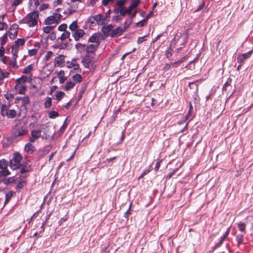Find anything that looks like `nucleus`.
I'll return each instance as SVG.
<instances>
[{"label":"nucleus","mask_w":253,"mask_h":253,"mask_svg":"<svg viewBox=\"0 0 253 253\" xmlns=\"http://www.w3.org/2000/svg\"><path fill=\"white\" fill-rule=\"evenodd\" d=\"M25 185V182L23 181L19 182L17 184V187L19 189H20V188H23Z\"/></svg>","instance_id":"nucleus-55"},{"label":"nucleus","mask_w":253,"mask_h":253,"mask_svg":"<svg viewBox=\"0 0 253 253\" xmlns=\"http://www.w3.org/2000/svg\"><path fill=\"white\" fill-rule=\"evenodd\" d=\"M182 36V34L181 33H177L173 39L171 40V43H170V46L175 45L177 42L180 40Z\"/></svg>","instance_id":"nucleus-18"},{"label":"nucleus","mask_w":253,"mask_h":253,"mask_svg":"<svg viewBox=\"0 0 253 253\" xmlns=\"http://www.w3.org/2000/svg\"><path fill=\"white\" fill-rule=\"evenodd\" d=\"M25 43V40L23 39H18L17 41L15 42V44L14 46V49H15L16 47L19 48V46H22L24 45Z\"/></svg>","instance_id":"nucleus-22"},{"label":"nucleus","mask_w":253,"mask_h":253,"mask_svg":"<svg viewBox=\"0 0 253 253\" xmlns=\"http://www.w3.org/2000/svg\"><path fill=\"white\" fill-rule=\"evenodd\" d=\"M205 5V2H202V3H201L199 6L195 10V12H198L200 10H201L204 6Z\"/></svg>","instance_id":"nucleus-53"},{"label":"nucleus","mask_w":253,"mask_h":253,"mask_svg":"<svg viewBox=\"0 0 253 253\" xmlns=\"http://www.w3.org/2000/svg\"><path fill=\"white\" fill-rule=\"evenodd\" d=\"M55 26H47L43 28L42 30L44 33L48 34L53 30Z\"/></svg>","instance_id":"nucleus-32"},{"label":"nucleus","mask_w":253,"mask_h":253,"mask_svg":"<svg viewBox=\"0 0 253 253\" xmlns=\"http://www.w3.org/2000/svg\"><path fill=\"white\" fill-rule=\"evenodd\" d=\"M18 26L16 24H13L9 30V36L11 39H15L17 35V29Z\"/></svg>","instance_id":"nucleus-8"},{"label":"nucleus","mask_w":253,"mask_h":253,"mask_svg":"<svg viewBox=\"0 0 253 253\" xmlns=\"http://www.w3.org/2000/svg\"><path fill=\"white\" fill-rule=\"evenodd\" d=\"M22 157L18 153L13 154L12 159L10 161V167L12 169H16L21 165Z\"/></svg>","instance_id":"nucleus-3"},{"label":"nucleus","mask_w":253,"mask_h":253,"mask_svg":"<svg viewBox=\"0 0 253 253\" xmlns=\"http://www.w3.org/2000/svg\"><path fill=\"white\" fill-rule=\"evenodd\" d=\"M92 19L93 20L96 21L99 24L103 25L106 24L108 23V20L107 19H103L102 15L98 14L92 17L90 20Z\"/></svg>","instance_id":"nucleus-10"},{"label":"nucleus","mask_w":253,"mask_h":253,"mask_svg":"<svg viewBox=\"0 0 253 253\" xmlns=\"http://www.w3.org/2000/svg\"><path fill=\"white\" fill-rule=\"evenodd\" d=\"M238 227L239 230L241 232H244V233L246 232V224L245 223H242V222H239V223H238Z\"/></svg>","instance_id":"nucleus-30"},{"label":"nucleus","mask_w":253,"mask_h":253,"mask_svg":"<svg viewBox=\"0 0 253 253\" xmlns=\"http://www.w3.org/2000/svg\"><path fill=\"white\" fill-rule=\"evenodd\" d=\"M94 57V55L87 54L84 55L82 60V62L85 68H89L92 65Z\"/></svg>","instance_id":"nucleus-6"},{"label":"nucleus","mask_w":253,"mask_h":253,"mask_svg":"<svg viewBox=\"0 0 253 253\" xmlns=\"http://www.w3.org/2000/svg\"><path fill=\"white\" fill-rule=\"evenodd\" d=\"M78 28V24L77 22L76 21H74L70 26H69V29L70 30L72 31H76Z\"/></svg>","instance_id":"nucleus-35"},{"label":"nucleus","mask_w":253,"mask_h":253,"mask_svg":"<svg viewBox=\"0 0 253 253\" xmlns=\"http://www.w3.org/2000/svg\"><path fill=\"white\" fill-rule=\"evenodd\" d=\"M16 58H13V60L12 61H11V63H10V65L12 67H15V68H17V67L16 66Z\"/></svg>","instance_id":"nucleus-56"},{"label":"nucleus","mask_w":253,"mask_h":253,"mask_svg":"<svg viewBox=\"0 0 253 253\" xmlns=\"http://www.w3.org/2000/svg\"><path fill=\"white\" fill-rule=\"evenodd\" d=\"M111 13V11L109 10L106 14L105 17L103 18V19H105L106 20L107 19L108 21H109V18L110 17V15Z\"/></svg>","instance_id":"nucleus-60"},{"label":"nucleus","mask_w":253,"mask_h":253,"mask_svg":"<svg viewBox=\"0 0 253 253\" xmlns=\"http://www.w3.org/2000/svg\"><path fill=\"white\" fill-rule=\"evenodd\" d=\"M147 20L146 19H144L140 21L137 23V26L138 27H142L144 26V25L146 23Z\"/></svg>","instance_id":"nucleus-51"},{"label":"nucleus","mask_w":253,"mask_h":253,"mask_svg":"<svg viewBox=\"0 0 253 253\" xmlns=\"http://www.w3.org/2000/svg\"><path fill=\"white\" fill-rule=\"evenodd\" d=\"M67 28V25L66 24H63L60 25L58 27V30L60 31H65Z\"/></svg>","instance_id":"nucleus-48"},{"label":"nucleus","mask_w":253,"mask_h":253,"mask_svg":"<svg viewBox=\"0 0 253 253\" xmlns=\"http://www.w3.org/2000/svg\"><path fill=\"white\" fill-rule=\"evenodd\" d=\"M150 170L151 169H145L142 173L139 176V179L143 177L144 176L148 174L150 171Z\"/></svg>","instance_id":"nucleus-52"},{"label":"nucleus","mask_w":253,"mask_h":253,"mask_svg":"<svg viewBox=\"0 0 253 253\" xmlns=\"http://www.w3.org/2000/svg\"><path fill=\"white\" fill-rule=\"evenodd\" d=\"M70 33L69 31H65L61 35L60 39L61 41H64L67 38H69L70 36Z\"/></svg>","instance_id":"nucleus-37"},{"label":"nucleus","mask_w":253,"mask_h":253,"mask_svg":"<svg viewBox=\"0 0 253 253\" xmlns=\"http://www.w3.org/2000/svg\"><path fill=\"white\" fill-rule=\"evenodd\" d=\"M126 2V0H118L117 1V7L114 10L115 15L113 16V20L118 21L126 14V8L124 6Z\"/></svg>","instance_id":"nucleus-1"},{"label":"nucleus","mask_w":253,"mask_h":253,"mask_svg":"<svg viewBox=\"0 0 253 253\" xmlns=\"http://www.w3.org/2000/svg\"><path fill=\"white\" fill-rule=\"evenodd\" d=\"M12 196H13V192H9L6 193L5 195V201L4 204H6V203H7Z\"/></svg>","instance_id":"nucleus-39"},{"label":"nucleus","mask_w":253,"mask_h":253,"mask_svg":"<svg viewBox=\"0 0 253 253\" xmlns=\"http://www.w3.org/2000/svg\"><path fill=\"white\" fill-rule=\"evenodd\" d=\"M65 95L64 92L62 91H58L56 93V98L58 101L60 100Z\"/></svg>","instance_id":"nucleus-40"},{"label":"nucleus","mask_w":253,"mask_h":253,"mask_svg":"<svg viewBox=\"0 0 253 253\" xmlns=\"http://www.w3.org/2000/svg\"><path fill=\"white\" fill-rule=\"evenodd\" d=\"M25 150L29 153H32L35 150V147L31 143H27L25 145Z\"/></svg>","instance_id":"nucleus-21"},{"label":"nucleus","mask_w":253,"mask_h":253,"mask_svg":"<svg viewBox=\"0 0 253 253\" xmlns=\"http://www.w3.org/2000/svg\"><path fill=\"white\" fill-rule=\"evenodd\" d=\"M113 28V26L111 25H108L106 27H103L102 29L103 33L106 35L111 30H112Z\"/></svg>","instance_id":"nucleus-28"},{"label":"nucleus","mask_w":253,"mask_h":253,"mask_svg":"<svg viewBox=\"0 0 253 253\" xmlns=\"http://www.w3.org/2000/svg\"><path fill=\"white\" fill-rule=\"evenodd\" d=\"M7 28V25L5 23L1 22V19H0V30L6 29Z\"/></svg>","instance_id":"nucleus-49"},{"label":"nucleus","mask_w":253,"mask_h":253,"mask_svg":"<svg viewBox=\"0 0 253 253\" xmlns=\"http://www.w3.org/2000/svg\"><path fill=\"white\" fill-rule=\"evenodd\" d=\"M84 35V32L82 29H78L74 32L73 34V36L75 39V40L78 41L79 39L83 37Z\"/></svg>","instance_id":"nucleus-13"},{"label":"nucleus","mask_w":253,"mask_h":253,"mask_svg":"<svg viewBox=\"0 0 253 253\" xmlns=\"http://www.w3.org/2000/svg\"><path fill=\"white\" fill-rule=\"evenodd\" d=\"M18 50V47H16L15 49H14V46H13V47L12 48V53L13 55V58H17Z\"/></svg>","instance_id":"nucleus-50"},{"label":"nucleus","mask_w":253,"mask_h":253,"mask_svg":"<svg viewBox=\"0 0 253 253\" xmlns=\"http://www.w3.org/2000/svg\"><path fill=\"white\" fill-rule=\"evenodd\" d=\"M75 85V83L74 82H68L66 83L65 85V89L67 90H69L72 88Z\"/></svg>","instance_id":"nucleus-25"},{"label":"nucleus","mask_w":253,"mask_h":253,"mask_svg":"<svg viewBox=\"0 0 253 253\" xmlns=\"http://www.w3.org/2000/svg\"><path fill=\"white\" fill-rule=\"evenodd\" d=\"M16 115V112L14 110H9L7 112L6 116L9 118H13Z\"/></svg>","instance_id":"nucleus-27"},{"label":"nucleus","mask_w":253,"mask_h":253,"mask_svg":"<svg viewBox=\"0 0 253 253\" xmlns=\"http://www.w3.org/2000/svg\"><path fill=\"white\" fill-rule=\"evenodd\" d=\"M53 54V53L52 51H48L44 56V60L46 61H48L51 58V57L52 56Z\"/></svg>","instance_id":"nucleus-44"},{"label":"nucleus","mask_w":253,"mask_h":253,"mask_svg":"<svg viewBox=\"0 0 253 253\" xmlns=\"http://www.w3.org/2000/svg\"><path fill=\"white\" fill-rule=\"evenodd\" d=\"M99 44H90L86 47V52L87 54L95 56V51L96 50Z\"/></svg>","instance_id":"nucleus-9"},{"label":"nucleus","mask_w":253,"mask_h":253,"mask_svg":"<svg viewBox=\"0 0 253 253\" xmlns=\"http://www.w3.org/2000/svg\"><path fill=\"white\" fill-rule=\"evenodd\" d=\"M236 240L237 242L238 246H239L240 245L243 243L244 235L241 234L237 235L236 236Z\"/></svg>","instance_id":"nucleus-24"},{"label":"nucleus","mask_w":253,"mask_h":253,"mask_svg":"<svg viewBox=\"0 0 253 253\" xmlns=\"http://www.w3.org/2000/svg\"><path fill=\"white\" fill-rule=\"evenodd\" d=\"M58 113L55 111H51L49 113V117L51 119L55 118L58 116Z\"/></svg>","instance_id":"nucleus-41"},{"label":"nucleus","mask_w":253,"mask_h":253,"mask_svg":"<svg viewBox=\"0 0 253 253\" xmlns=\"http://www.w3.org/2000/svg\"><path fill=\"white\" fill-rule=\"evenodd\" d=\"M7 39V34L5 33L1 38V45H4L6 42Z\"/></svg>","instance_id":"nucleus-46"},{"label":"nucleus","mask_w":253,"mask_h":253,"mask_svg":"<svg viewBox=\"0 0 253 253\" xmlns=\"http://www.w3.org/2000/svg\"><path fill=\"white\" fill-rule=\"evenodd\" d=\"M223 241L220 238L219 242L216 244V247H220L222 245V244H223Z\"/></svg>","instance_id":"nucleus-62"},{"label":"nucleus","mask_w":253,"mask_h":253,"mask_svg":"<svg viewBox=\"0 0 253 253\" xmlns=\"http://www.w3.org/2000/svg\"><path fill=\"white\" fill-rule=\"evenodd\" d=\"M171 46H169V47L167 49V50L166 51V55L167 58L170 59L172 57V49L171 48Z\"/></svg>","instance_id":"nucleus-34"},{"label":"nucleus","mask_w":253,"mask_h":253,"mask_svg":"<svg viewBox=\"0 0 253 253\" xmlns=\"http://www.w3.org/2000/svg\"><path fill=\"white\" fill-rule=\"evenodd\" d=\"M64 56L63 55H60L58 57L55 58V64L58 66H61L64 63Z\"/></svg>","instance_id":"nucleus-16"},{"label":"nucleus","mask_w":253,"mask_h":253,"mask_svg":"<svg viewBox=\"0 0 253 253\" xmlns=\"http://www.w3.org/2000/svg\"><path fill=\"white\" fill-rule=\"evenodd\" d=\"M33 69V66L32 65H30L25 68L24 69L23 72L25 74L30 73Z\"/></svg>","instance_id":"nucleus-45"},{"label":"nucleus","mask_w":253,"mask_h":253,"mask_svg":"<svg viewBox=\"0 0 253 253\" xmlns=\"http://www.w3.org/2000/svg\"><path fill=\"white\" fill-rule=\"evenodd\" d=\"M9 73H4L2 70L0 69V80H3L5 77H7Z\"/></svg>","instance_id":"nucleus-42"},{"label":"nucleus","mask_w":253,"mask_h":253,"mask_svg":"<svg viewBox=\"0 0 253 253\" xmlns=\"http://www.w3.org/2000/svg\"><path fill=\"white\" fill-rule=\"evenodd\" d=\"M51 98L50 97H47L45 102L44 103V106L45 108H50L51 106Z\"/></svg>","instance_id":"nucleus-36"},{"label":"nucleus","mask_w":253,"mask_h":253,"mask_svg":"<svg viewBox=\"0 0 253 253\" xmlns=\"http://www.w3.org/2000/svg\"><path fill=\"white\" fill-rule=\"evenodd\" d=\"M253 53V50H251L246 53L239 55L237 59V62L240 64L243 63L244 60L250 58Z\"/></svg>","instance_id":"nucleus-7"},{"label":"nucleus","mask_w":253,"mask_h":253,"mask_svg":"<svg viewBox=\"0 0 253 253\" xmlns=\"http://www.w3.org/2000/svg\"><path fill=\"white\" fill-rule=\"evenodd\" d=\"M3 45H1V46L0 48V56H3V54L5 51L4 48L3 47Z\"/></svg>","instance_id":"nucleus-58"},{"label":"nucleus","mask_w":253,"mask_h":253,"mask_svg":"<svg viewBox=\"0 0 253 253\" xmlns=\"http://www.w3.org/2000/svg\"><path fill=\"white\" fill-rule=\"evenodd\" d=\"M26 77L22 76V77L16 80V84H19V85H21V84H25V82L26 81Z\"/></svg>","instance_id":"nucleus-29"},{"label":"nucleus","mask_w":253,"mask_h":253,"mask_svg":"<svg viewBox=\"0 0 253 253\" xmlns=\"http://www.w3.org/2000/svg\"><path fill=\"white\" fill-rule=\"evenodd\" d=\"M123 33V29L121 27H118L114 30L111 33L112 37L118 36L122 34Z\"/></svg>","instance_id":"nucleus-19"},{"label":"nucleus","mask_w":253,"mask_h":253,"mask_svg":"<svg viewBox=\"0 0 253 253\" xmlns=\"http://www.w3.org/2000/svg\"><path fill=\"white\" fill-rule=\"evenodd\" d=\"M231 82V79L229 78L227 79V81L224 84V85H223V86L222 87L223 91H226V90L227 87L228 86H230V85Z\"/></svg>","instance_id":"nucleus-43"},{"label":"nucleus","mask_w":253,"mask_h":253,"mask_svg":"<svg viewBox=\"0 0 253 253\" xmlns=\"http://www.w3.org/2000/svg\"><path fill=\"white\" fill-rule=\"evenodd\" d=\"M22 2V0H14L12 5L14 6H16L19 5L20 3Z\"/></svg>","instance_id":"nucleus-54"},{"label":"nucleus","mask_w":253,"mask_h":253,"mask_svg":"<svg viewBox=\"0 0 253 253\" xmlns=\"http://www.w3.org/2000/svg\"><path fill=\"white\" fill-rule=\"evenodd\" d=\"M41 130H33L31 132V136L29 138L31 142H34L35 140L41 136Z\"/></svg>","instance_id":"nucleus-11"},{"label":"nucleus","mask_w":253,"mask_h":253,"mask_svg":"<svg viewBox=\"0 0 253 253\" xmlns=\"http://www.w3.org/2000/svg\"><path fill=\"white\" fill-rule=\"evenodd\" d=\"M82 77L81 75L76 74L73 77V81L76 83H80L82 81Z\"/></svg>","instance_id":"nucleus-31"},{"label":"nucleus","mask_w":253,"mask_h":253,"mask_svg":"<svg viewBox=\"0 0 253 253\" xmlns=\"http://www.w3.org/2000/svg\"><path fill=\"white\" fill-rule=\"evenodd\" d=\"M2 180L1 181H3L4 183L5 184H9L10 183H12L14 182L15 179L14 177H9L7 179H4V177H2ZM1 182V181H0Z\"/></svg>","instance_id":"nucleus-33"},{"label":"nucleus","mask_w":253,"mask_h":253,"mask_svg":"<svg viewBox=\"0 0 253 253\" xmlns=\"http://www.w3.org/2000/svg\"><path fill=\"white\" fill-rule=\"evenodd\" d=\"M57 76L59 79V82L61 84L63 83L66 80V78L64 77V72L63 71L58 72Z\"/></svg>","instance_id":"nucleus-23"},{"label":"nucleus","mask_w":253,"mask_h":253,"mask_svg":"<svg viewBox=\"0 0 253 253\" xmlns=\"http://www.w3.org/2000/svg\"><path fill=\"white\" fill-rule=\"evenodd\" d=\"M140 3V0H132L130 5L127 7V15H131V18L134 17L137 13V11L135 10L132 12V10L136 7Z\"/></svg>","instance_id":"nucleus-5"},{"label":"nucleus","mask_w":253,"mask_h":253,"mask_svg":"<svg viewBox=\"0 0 253 253\" xmlns=\"http://www.w3.org/2000/svg\"><path fill=\"white\" fill-rule=\"evenodd\" d=\"M147 35L144 36L143 37H139L137 39V42L138 44H140L143 42V41L146 40V38L147 37Z\"/></svg>","instance_id":"nucleus-47"},{"label":"nucleus","mask_w":253,"mask_h":253,"mask_svg":"<svg viewBox=\"0 0 253 253\" xmlns=\"http://www.w3.org/2000/svg\"><path fill=\"white\" fill-rule=\"evenodd\" d=\"M8 111V109L7 106L6 105H2L1 107V114L3 116H6Z\"/></svg>","instance_id":"nucleus-26"},{"label":"nucleus","mask_w":253,"mask_h":253,"mask_svg":"<svg viewBox=\"0 0 253 253\" xmlns=\"http://www.w3.org/2000/svg\"><path fill=\"white\" fill-rule=\"evenodd\" d=\"M21 101L22 105L26 107L27 105L30 103L29 98L28 96L23 97H17L15 99V103H18L19 101Z\"/></svg>","instance_id":"nucleus-12"},{"label":"nucleus","mask_w":253,"mask_h":253,"mask_svg":"<svg viewBox=\"0 0 253 253\" xmlns=\"http://www.w3.org/2000/svg\"><path fill=\"white\" fill-rule=\"evenodd\" d=\"M28 170V168L27 167H24L22 169H21L20 172L21 173H24V172L27 171Z\"/></svg>","instance_id":"nucleus-63"},{"label":"nucleus","mask_w":253,"mask_h":253,"mask_svg":"<svg viewBox=\"0 0 253 253\" xmlns=\"http://www.w3.org/2000/svg\"><path fill=\"white\" fill-rule=\"evenodd\" d=\"M9 174L7 169V162L3 159L0 161V181L2 180V177H5Z\"/></svg>","instance_id":"nucleus-4"},{"label":"nucleus","mask_w":253,"mask_h":253,"mask_svg":"<svg viewBox=\"0 0 253 253\" xmlns=\"http://www.w3.org/2000/svg\"><path fill=\"white\" fill-rule=\"evenodd\" d=\"M28 129L27 128H22L20 130H18L15 131L16 136H21L26 135L28 132Z\"/></svg>","instance_id":"nucleus-20"},{"label":"nucleus","mask_w":253,"mask_h":253,"mask_svg":"<svg viewBox=\"0 0 253 253\" xmlns=\"http://www.w3.org/2000/svg\"><path fill=\"white\" fill-rule=\"evenodd\" d=\"M84 44H82L81 43H78L76 45V48L80 52H82L84 50Z\"/></svg>","instance_id":"nucleus-38"},{"label":"nucleus","mask_w":253,"mask_h":253,"mask_svg":"<svg viewBox=\"0 0 253 253\" xmlns=\"http://www.w3.org/2000/svg\"><path fill=\"white\" fill-rule=\"evenodd\" d=\"M56 18L53 15L48 17L45 20V24L46 25H51L58 23V19Z\"/></svg>","instance_id":"nucleus-14"},{"label":"nucleus","mask_w":253,"mask_h":253,"mask_svg":"<svg viewBox=\"0 0 253 253\" xmlns=\"http://www.w3.org/2000/svg\"><path fill=\"white\" fill-rule=\"evenodd\" d=\"M67 124L66 123V121L64 123V124L63 125V126L61 127L60 129V131L62 132L66 128V127H67Z\"/></svg>","instance_id":"nucleus-57"},{"label":"nucleus","mask_w":253,"mask_h":253,"mask_svg":"<svg viewBox=\"0 0 253 253\" xmlns=\"http://www.w3.org/2000/svg\"><path fill=\"white\" fill-rule=\"evenodd\" d=\"M48 7V4H43L42 5L40 6V9L41 10H42V9H44V8H47Z\"/></svg>","instance_id":"nucleus-64"},{"label":"nucleus","mask_w":253,"mask_h":253,"mask_svg":"<svg viewBox=\"0 0 253 253\" xmlns=\"http://www.w3.org/2000/svg\"><path fill=\"white\" fill-rule=\"evenodd\" d=\"M39 17V12L36 10L30 14L23 19L24 23L27 24L30 27H34L37 24V19Z\"/></svg>","instance_id":"nucleus-2"},{"label":"nucleus","mask_w":253,"mask_h":253,"mask_svg":"<svg viewBox=\"0 0 253 253\" xmlns=\"http://www.w3.org/2000/svg\"><path fill=\"white\" fill-rule=\"evenodd\" d=\"M99 40V36L97 34H94L89 38V42L94 43V44H98Z\"/></svg>","instance_id":"nucleus-17"},{"label":"nucleus","mask_w":253,"mask_h":253,"mask_svg":"<svg viewBox=\"0 0 253 253\" xmlns=\"http://www.w3.org/2000/svg\"><path fill=\"white\" fill-rule=\"evenodd\" d=\"M171 63L170 64H168V63H166L165 65V67H164V69L165 70H169V69H170L171 68Z\"/></svg>","instance_id":"nucleus-59"},{"label":"nucleus","mask_w":253,"mask_h":253,"mask_svg":"<svg viewBox=\"0 0 253 253\" xmlns=\"http://www.w3.org/2000/svg\"><path fill=\"white\" fill-rule=\"evenodd\" d=\"M160 162H157L156 163V165H155V168H154V169L156 170V171H157L160 168Z\"/></svg>","instance_id":"nucleus-61"},{"label":"nucleus","mask_w":253,"mask_h":253,"mask_svg":"<svg viewBox=\"0 0 253 253\" xmlns=\"http://www.w3.org/2000/svg\"><path fill=\"white\" fill-rule=\"evenodd\" d=\"M15 88L18 90V93L21 94H24L26 90V86L25 84H21V85L16 84Z\"/></svg>","instance_id":"nucleus-15"}]
</instances>
